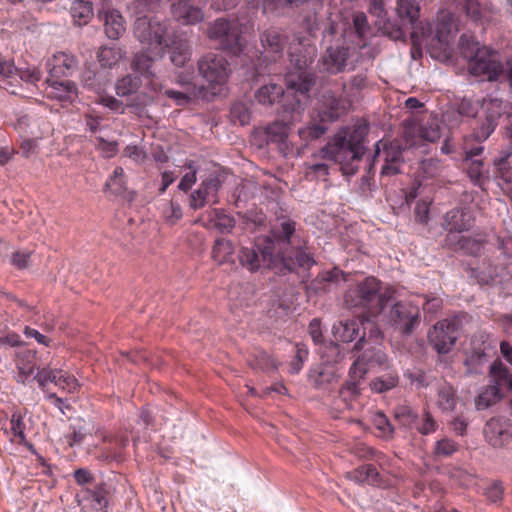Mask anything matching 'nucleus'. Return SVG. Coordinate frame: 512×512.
Segmentation results:
<instances>
[{
    "label": "nucleus",
    "instance_id": "49",
    "mask_svg": "<svg viewBox=\"0 0 512 512\" xmlns=\"http://www.w3.org/2000/svg\"><path fill=\"white\" fill-rule=\"evenodd\" d=\"M105 187L115 195H122L126 190L125 174L122 167H116L105 183Z\"/></svg>",
    "mask_w": 512,
    "mask_h": 512
},
{
    "label": "nucleus",
    "instance_id": "34",
    "mask_svg": "<svg viewBox=\"0 0 512 512\" xmlns=\"http://www.w3.org/2000/svg\"><path fill=\"white\" fill-rule=\"evenodd\" d=\"M490 386H497L498 391L512 390V375L501 362H494L490 367Z\"/></svg>",
    "mask_w": 512,
    "mask_h": 512
},
{
    "label": "nucleus",
    "instance_id": "16",
    "mask_svg": "<svg viewBox=\"0 0 512 512\" xmlns=\"http://www.w3.org/2000/svg\"><path fill=\"white\" fill-rule=\"evenodd\" d=\"M164 51L168 49L169 59L176 67H185L192 57V46L190 41L182 35L173 33L165 41Z\"/></svg>",
    "mask_w": 512,
    "mask_h": 512
},
{
    "label": "nucleus",
    "instance_id": "50",
    "mask_svg": "<svg viewBox=\"0 0 512 512\" xmlns=\"http://www.w3.org/2000/svg\"><path fill=\"white\" fill-rule=\"evenodd\" d=\"M398 382V375L396 373L390 372L374 379L370 383V387L377 393H383L396 387Z\"/></svg>",
    "mask_w": 512,
    "mask_h": 512
},
{
    "label": "nucleus",
    "instance_id": "53",
    "mask_svg": "<svg viewBox=\"0 0 512 512\" xmlns=\"http://www.w3.org/2000/svg\"><path fill=\"white\" fill-rule=\"evenodd\" d=\"M327 126L325 123L312 124L298 131L299 137L304 141H312L322 137L327 132Z\"/></svg>",
    "mask_w": 512,
    "mask_h": 512
},
{
    "label": "nucleus",
    "instance_id": "48",
    "mask_svg": "<svg viewBox=\"0 0 512 512\" xmlns=\"http://www.w3.org/2000/svg\"><path fill=\"white\" fill-rule=\"evenodd\" d=\"M234 253V247L230 240L218 239L216 240L213 249L212 257L219 264L226 263L230 260Z\"/></svg>",
    "mask_w": 512,
    "mask_h": 512
},
{
    "label": "nucleus",
    "instance_id": "57",
    "mask_svg": "<svg viewBox=\"0 0 512 512\" xmlns=\"http://www.w3.org/2000/svg\"><path fill=\"white\" fill-rule=\"evenodd\" d=\"M230 117L234 123L238 122L244 126L250 121V111L246 104L241 102L234 103L230 109Z\"/></svg>",
    "mask_w": 512,
    "mask_h": 512
},
{
    "label": "nucleus",
    "instance_id": "5",
    "mask_svg": "<svg viewBox=\"0 0 512 512\" xmlns=\"http://www.w3.org/2000/svg\"><path fill=\"white\" fill-rule=\"evenodd\" d=\"M312 62V56L292 54L291 64L295 71L286 75L287 90L294 91L296 98L304 102L309 98V92L315 84L313 75L307 71Z\"/></svg>",
    "mask_w": 512,
    "mask_h": 512
},
{
    "label": "nucleus",
    "instance_id": "51",
    "mask_svg": "<svg viewBox=\"0 0 512 512\" xmlns=\"http://www.w3.org/2000/svg\"><path fill=\"white\" fill-rule=\"evenodd\" d=\"M459 49L462 56L470 62V59H473L482 50V47L472 36L463 34L459 39Z\"/></svg>",
    "mask_w": 512,
    "mask_h": 512
},
{
    "label": "nucleus",
    "instance_id": "25",
    "mask_svg": "<svg viewBox=\"0 0 512 512\" xmlns=\"http://www.w3.org/2000/svg\"><path fill=\"white\" fill-rule=\"evenodd\" d=\"M264 61H276L282 55L284 42L281 34L274 28L265 30L260 36Z\"/></svg>",
    "mask_w": 512,
    "mask_h": 512
},
{
    "label": "nucleus",
    "instance_id": "9",
    "mask_svg": "<svg viewBox=\"0 0 512 512\" xmlns=\"http://www.w3.org/2000/svg\"><path fill=\"white\" fill-rule=\"evenodd\" d=\"M428 338L439 354H447L459 338L458 322L448 319L437 322L433 329L429 331Z\"/></svg>",
    "mask_w": 512,
    "mask_h": 512
},
{
    "label": "nucleus",
    "instance_id": "6",
    "mask_svg": "<svg viewBox=\"0 0 512 512\" xmlns=\"http://www.w3.org/2000/svg\"><path fill=\"white\" fill-rule=\"evenodd\" d=\"M420 321V309L410 301L396 302L387 313L388 324L403 336H410Z\"/></svg>",
    "mask_w": 512,
    "mask_h": 512
},
{
    "label": "nucleus",
    "instance_id": "59",
    "mask_svg": "<svg viewBox=\"0 0 512 512\" xmlns=\"http://www.w3.org/2000/svg\"><path fill=\"white\" fill-rule=\"evenodd\" d=\"M420 170L426 178H434L441 174L443 165L438 159L428 158L421 161Z\"/></svg>",
    "mask_w": 512,
    "mask_h": 512
},
{
    "label": "nucleus",
    "instance_id": "32",
    "mask_svg": "<svg viewBox=\"0 0 512 512\" xmlns=\"http://www.w3.org/2000/svg\"><path fill=\"white\" fill-rule=\"evenodd\" d=\"M16 75L18 80L16 84H18V91L22 93H26L28 95L27 98L32 97L37 90V83L41 80V73L33 68V69H18L16 71Z\"/></svg>",
    "mask_w": 512,
    "mask_h": 512
},
{
    "label": "nucleus",
    "instance_id": "58",
    "mask_svg": "<svg viewBox=\"0 0 512 512\" xmlns=\"http://www.w3.org/2000/svg\"><path fill=\"white\" fill-rule=\"evenodd\" d=\"M295 350V356L292 359L289 367V371L291 374H298L301 371L303 364L308 357V350L305 345L297 343L295 345Z\"/></svg>",
    "mask_w": 512,
    "mask_h": 512
},
{
    "label": "nucleus",
    "instance_id": "8",
    "mask_svg": "<svg viewBox=\"0 0 512 512\" xmlns=\"http://www.w3.org/2000/svg\"><path fill=\"white\" fill-rule=\"evenodd\" d=\"M468 71L474 76H483L488 81H497L504 68L497 52L482 47V50L468 62Z\"/></svg>",
    "mask_w": 512,
    "mask_h": 512
},
{
    "label": "nucleus",
    "instance_id": "7",
    "mask_svg": "<svg viewBox=\"0 0 512 512\" xmlns=\"http://www.w3.org/2000/svg\"><path fill=\"white\" fill-rule=\"evenodd\" d=\"M197 69L199 75L213 87L226 83L231 73L226 58L214 52L202 55L197 62Z\"/></svg>",
    "mask_w": 512,
    "mask_h": 512
},
{
    "label": "nucleus",
    "instance_id": "14",
    "mask_svg": "<svg viewBox=\"0 0 512 512\" xmlns=\"http://www.w3.org/2000/svg\"><path fill=\"white\" fill-rule=\"evenodd\" d=\"M170 12L175 21L183 26H192L203 22L204 11L190 0H171Z\"/></svg>",
    "mask_w": 512,
    "mask_h": 512
},
{
    "label": "nucleus",
    "instance_id": "43",
    "mask_svg": "<svg viewBox=\"0 0 512 512\" xmlns=\"http://www.w3.org/2000/svg\"><path fill=\"white\" fill-rule=\"evenodd\" d=\"M71 16L78 25L88 23L93 16L92 3L84 0H75L70 8Z\"/></svg>",
    "mask_w": 512,
    "mask_h": 512
},
{
    "label": "nucleus",
    "instance_id": "31",
    "mask_svg": "<svg viewBox=\"0 0 512 512\" xmlns=\"http://www.w3.org/2000/svg\"><path fill=\"white\" fill-rule=\"evenodd\" d=\"M160 58L155 57V49L148 48L147 50L136 53L131 62V68L140 73L146 78L154 76L153 65L155 61Z\"/></svg>",
    "mask_w": 512,
    "mask_h": 512
},
{
    "label": "nucleus",
    "instance_id": "42",
    "mask_svg": "<svg viewBox=\"0 0 512 512\" xmlns=\"http://www.w3.org/2000/svg\"><path fill=\"white\" fill-rule=\"evenodd\" d=\"M418 414L408 405H398L394 409V418L401 428L414 430Z\"/></svg>",
    "mask_w": 512,
    "mask_h": 512
},
{
    "label": "nucleus",
    "instance_id": "39",
    "mask_svg": "<svg viewBox=\"0 0 512 512\" xmlns=\"http://www.w3.org/2000/svg\"><path fill=\"white\" fill-rule=\"evenodd\" d=\"M164 95L172 99L176 105L182 106L191 103L204 94V87H190L189 90L166 89Z\"/></svg>",
    "mask_w": 512,
    "mask_h": 512
},
{
    "label": "nucleus",
    "instance_id": "13",
    "mask_svg": "<svg viewBox=\"0 0 512 512\" xmlns=\"http://www.w3.org/2000/svg\"><path fill=\"white\" fill-rule=\"evenodd\" d=\"M422 37L427 40L430 38L431 42L437 41L440 48L445 49L448 45L450 38L456 33V25L453 16L450 13L443 14L438 18L435 32L433 33L430 24L427 23L426 27H420Z\"/></svg>",
    "mask_w": 512,
    "mask_h": 512
},
{
    "label": "nucleus",
    "instance_id": "45",
    "mask_svg": "<svg viewBox=\"0 0 512 512\" xmlns=\"http://www.w3.org/2000/svg\"><path fill=\"white\" fill-rule=\"evenodd\" d=\"M350 478L356 482H367L371 485L380 483L379 473L374 465L367 464L359 467L350 474Z\"/></svg>",
    "mask_w": 512,
    "mask_h": 512
},
{
    "label": "nucleus",
    "instance_id": "52",
    "mask_svg": "<svg viewBox=\"0 0 512 512\" xmlns=\"http://www.w3.org/2000/svg\"><path fill=\"white\" fill-rule=\"evenodd\" d=\"M368 368L386 363L387 357L380 346L367 349L360 356Z\"/></svg>",
    "mask_w": 512,
    "mask_h": 512
},
{
    "label": "nucleus",
    "instance_id": "41",
    "mask_svg": "<svg viewBox=\"0 0 512 512\" xmlns=\"http://www.w3.org/2000/svg\"><path fill=\"white\" fill-rule=\"evenodd\" d=\"M437 395V405L443 412H451L455 409L458 397L455 389L450 384H440Z\"/></svg>",
    "mask_w": 512,
    "mask_h": 512
},
{
    "label": "nucleus",
    "instance_id": "26",
    "mask_svg": "<svg viewBox=\"0 0 512 512\" xmlns=\"http://www.w3.org/2000/svg\"><path fill=\"white\" fill-rule=\"evenodd\" d=\"M272 251L269 247L260 249L259 247H243L238 254L241 265L249 271H257L262 262L270 261Z\"/></svg>",
    "mask_w": 512,
    "mask_h": 512
},
{
    "label": "nucleus",
    "instance_id": "2",
    "mask_svg": "<svg viewBox=\"0 0 512 512\" xmlns=\"http://www.w3.org/2000/svg\"><path fill=\"white\" fill-rule=\"evenodd\" d=\"M393 295L392 288L382 291L381 281L370 276L349 288L345 293L344 301L349 308L366 311L369 315L376 316L383 311Z\"/></svg>",
    "mask_w": 512,
    "mask_h": 512
},
{
    "label": "nucleus",
    "instance_id": "33",
    "mask_svg": "<svg viewBox=\"0 0 512 512\" xmlns=\"http://www.w3.org/2000/svg\"><path fill=\"white\" fill-rule=\"evenodd\" d=\"M446 229L448 232L461 233L469 230L472 226V219L469 212L453 209L445 215Z\"/></svg>",
    "mask_w": 512,
    "mask_h": 512
},
{
    "label": "nucleus",
    "instance_id": "62",
    "mask_svg": "<svg viewBox=\"0 0 512 512\" xmlns=\"http://www.w3.org/2000/svg\"><path fill=\"white\" fill-rule=\"evenodd\" d=\"M509 157L499 156L495 158L494 164L497 167L500 177L508 183H512V161L508 162Z\"/></svg>",
    "mask_w": 512,
    "mask_h": 512
},
{
    "label": "nucleus",
    "instance_id": "46",
    "mask_svg": "<svg viewBox=\"0 0 512 512\" xmlns=\"http://www.w3.org/2000/svg\"><path fill=\"white\" fill-rule=\"evenodd\" d=\"M321 358L323 365H333L336 367L345 358V352L339 344L331 342L321 350Z\"/></svg>",
    "mask_w": 512,
    "mask_h": 512
},
{
    "label": "nucleus",
    "instance_id": "36",
    "mask_svg": "<svg viewBox=\"0 0 512 512\" xmlns=\"http://www.w3.org/2000/svg\"><path fill=\"white\" fill-rule=\"evenodd\" d=\"M332 333L337 340L352 342L359 334V323L356 320L338 321L333 325Z\"/></svg>",
    "mask_w": 512,
    "mask_h": 512
},
{
    "label": "nucleus",
    "instance_id": "29",
    "mask_svg": "<svg viewBox=\"0 0 512 512\" xmlns=\"http://www.w3.org/2000/svg\"><path fill=\"white\" fill-rule=\"evenodd\" d=\"M16 71L17 67L13 60L0 56V87L12 95L28 97L26 93H22L16 89V87H18V84H16L18 80Z\"/></svg>",
    "mask_w": 512,
    "mask_h": 512
},
{
    "label": "nucleus",
    "instance_id": "19",
    "mask_svg": "<svg viewBox=\"0 0 512 512\" xmlns=\"http://www.w3.org/2000/svg\"><path fill=\"white\" fill-rule=\"evenodd\" d=\"M396 13L402 24H408L413 28L411 37L416 42L418 37L417 29L422 26V22L418 23L420 16V5L417 0H397Z\"/></svg>",
    "mask_w": 512,
    "mask_h": 512
},
{
    "label": "nucleus",
    "instance_id": "20",
    "mask_svg": "<svg viewBox=\"0 0 512 512\" xmlns=\"http://www.w3.org/2000/svg\"><path fill=\"white\" fill-rule=\"evenodd\" d=\"M47 97L61 102L63 105L73 103L78 97L76 84L70 80L50 81L47 80Z\"/></svg>",
    "mask_w": 512,
    "mask_h": 512
},
{
    "label": "nucleus",
    "instance_id": "37",
    "mask_svg": "<svg viewBox=\"0 0 512 512\" xmlns=\"http://www.w3.org/2000/svg\"><path fill=\"white\" fill-rule=\"evenodd\" d=\"M284 95V89L281 85L270 83L261 86L255 92V99L261 105L271 106L278 102Z\"/></svg>",
    "mask_w": 512,
    "mask_h": 512
},
{
    "label": "nucleus",
    "instance_id": "38",
    "mask_svg": "<svg viewBox=\"0 0 512 512\" xmlns=\"http://www.w3.org/2000/svg\"><path fill=\"white\" fill-rule=\"evenodd\" d=\"M126 51L117 46H103L100 48L97 58L102 67L112 68L117 65L124 57Z\"/></svg>",
    "mask_w": 512,
    "mask_h": 512
},
{
    "label": "nucleus",
    "instance_id": "4",
    "mask_svg": "<svg viewBox=\"0 0 512 512\" xmlns=\"http://www.w3.org/2000/svg\"><path fill=\"white\" fill-rule=\"evenodd\" d=\"M133 33L140 43L155 49L156 58H163V45L170 36L169 22L147 16L138 17L134 23Z\"/></svg>",
    "mask_w": 512,
    "mask_h": 512
},
{
    "label": "nucleus",
    "instance_id": "23",
    "mask_svg": "<svg viewBox=\"0 0 512 512\" xmlns=\"http://www.w3.org/2000/svg\"><path fill=\"white\" fill-rule=\"evenodd\" d=\"M99 18L104 21V29L108 38L117 40L126 31V23L121 13L113 8H102Z\"/></svg>",
    "mask_w": 512,
    "mask_h": 512
},
{
    "label": "nucleus",
    "instance_id": "11",
    "mask_svg": "<svg viewBox=\"0 0 512 512\" xmlns=\"http://www.w3.org/2000/svg\"><path fill=\"white\" fill-rule=\"evenodd\" d=\"M483 434L493 447H503L512 438V423L504 417H493L486 422Z\"/></svg>",
    "mask_w": 512,
    "mask_h": 512
},
{
    "label": "nucleus",
    "instance_id": "60",
    "mask_svg": "<svg viewBox=\"0 0 512 512\" xmlns=\"http://www.w3.org/2000/svg\"><path fill=\"white\" fill-rule=\"evenodd\" d=\"M360 385L357 381L348 380L339 390L340 398L349 406L348 402L360 395Z\"/></svg>",
    "mask_w": 512,
    "mask_h": 512
},
{
    "label": "nucleus",
    "instance_id": "30",
    "mask_svg": "<svg viewBox=\"0 0 512 512\" xmlns=\"http://www.w3.org/2000/svg\"><path fill=\"white\" fill-rule=\"evenodd\" d=\"M296 222L283 218L280 222L272 228V237L274 243L281 251L287 250L288 246L293 244V239L296 238Z\"/></svg>",
    "mask_w": 512,
    "mask_h": 512
},
{
    "label": "nucleus",
    "instance_id": "10",
    "mask_svg": "<svg viewBox=\"0 0 512 512\" xmlns=\"http://www.w3.org/2000/svg\"><path fill=\"white\" fill-rule=\"evenodd\" d=\"M76 498L83 512H108V490L104 483L83 488Z\"/></svg>",
    "mask_w": 512,
    "mask_h": 512
},
{
    "label": "nucleus",
    "instance_id": "44",
    "mask_svg": "<svg viewBox=\"0 0 512 512\" xmlns=\"http://www.w3.org/2000/svg\"><path fill=\"white\" fill-rule=\"evenodd\" d=\"M503 393L498 391L497 386L488 385L475 398V406L477 410H485L497 403L503 397Z\"/></svg>",
    "mask_w": 512,
    "mask_h": 512
},
{
    "label": "nucleus",
    "instance_id": "24",
    "mask_svg": "<svg viewBox=\"0 0 512 512\" xmlns=\"http://www.w3.org/2000/svg\"><path fill=\"white\" fill-rule=\"evenodd\" d=\"M444 245L455 251H462L469 255H477L482 249V241L471 236H464L455 231L448 232Z\"/></svg>",
    "mask_w": 512,
    "mask_h": 512
},
{
    "label": "nucleus",
    "instance_id": "18",
    "mask_svg": "<svg viewBox=\"0 0 512 512\" xmlns=\"http://www.w3.org/2000/svg\"><path fill=\"white\" fill-rule=\"evenodd\" d=\"M343 112L344 105L342 103V100L339 97H337L332 91L327 90L321 94L317 107V116L319 122H335Z\"/></svg>",
    "mask_w": 512,
    "mask_h": 512
},
{
    "label": "nucleus",
    "instance_id": "22",
    "mask_svg": "<svg viewBox=\"0 0 512 512\" xmlns=\"http://www.w3.org/2000/svg\"><path fill=\"white\" fill-rule=\"evenodd\" d=\"M339 374L337 368L333 365L321 364L317 368L311 370L309 381L312 385L322 391H330L338 382Z\"/></svg>",
    "mask_w": 512,
    "mask_h": 512
},
{
    "label": "nucleus",
    "instance_id": "47",
    "mask_svg": "<svg viewBox=\"0 0 512 512\" xmlns=\"http://www.w3.org/2000/svg\"><path fill=\"white\" fill-rule=\"evenodd\" d=\"M220 187L221 181L217 177H210L203 181L196 191L201 193L206 203L211 201L212 204H217L219 202L217 193Z\"/></svg>",
    "mask_w": 512,
    "mask_h": 512
},
{
    "label": "nucleus",
    "instance_id": "64",
    "mask_svg": "<svg viewBox=\"0 0 512 512\" xmlns=\"http://www.w3.org/2000/svg\"><path fill=\"white\" fill-rule=\"evenodd\" d=\"M497 121L493 117L486 116L485 121L474 132V136L478 141H485L495 130Z\"/></svg>",
    "mask_w": 512,
    "mask_h": 512
},
{
    "label": "nucleus",
    "instance_id": "27",
    "mask_svg": "<svg viewBox=\"0 0 512 512\" xmlns=\"http://www.w3.org/2000/svg\"><path fill=\"white\" fill-rule=\"evenodd\" d=\"M281 260L289 272H294L298 268L308 270L315 264L313 257L300 246L290 251H282Z\"/></svg>",
    "mask_w": 512,
    "mask_h": 512
},
{
    "label": "nucleus",
    "instance_id": "12",
    "mask_svg": "<svg viewBox=\"0 0 512 512\" xmlns=\"http://www.w3.org/2000/svg\"><path fill=\"white\" fill-rule=\"evenodd\" d=\"M404 135L411 145H416L419 140L435 142L441 137L440 126L437 119L430 118L426 121L413 122L406 125Z\"/></svg>",
    "mask_w": 512,
    "mask_h": 512
},
{
    "label": "nucleus",
    "instance_id": "55",
    "mask_svg": "<svg viewBox=\"0 0 512 512\" xmlns=\"http://www.w3.org/2000/svg\"><path fill=\"white\" fill-rule=\"evenodd\" d=\"M458 450V444L449 439L442 438L435 443L434 455L438 458H445L453 455Z\"/></svg>",
    "mask_w": 512,
    "mask_h": 512
},
{
    "label": "nucleus",
    "instance_id": "28",
    "mask_svg": "<svg viewBox=\"0 0 512 512\" xmlns=\"http://www.w3.org/2000/svg\"><path fill=\"white\" fill-rule=\"evenodd\" d=\"M78 64V59L66 52L56 53L48 63L50 74L53 77L71 76L77 70Z\"/></svg>",
    "mask_w": 512,
    "mask_h": 512
},
{
    "label": "nucleus",
    "instance_id": "17",
    "mask_svg": "<svg viewBox=\"0 0 512 512\" xmlns=\"http://www.w3.org/2000/svg\"><path fill=\"white\" fill-rule=\"evenodd\" d=\"M142 85L141 77L138 75L128 74L116 83V94L120 97H128L135 95V99L128 105L135 108H142L147 103V95L145 93H138Z\"/></svg>",
    "mask_w": 512,
    "mask_h": 512
},
{
    "label": "nucleus",
    "instance_id": "1",
    "mask_svg": "<svg viewBox=\"0 0 512 512\" xmlns=\"http://www.w3.org/2000/svg\"><path fill=\"white\" fill-rule=\"evenodd\" d=\"M368 134L367 125H355L352 129L342 128L313 158H322L339 164H350L360 160L365 153L364 139Z\"/></svg>",
    "mask_w": 512,
    "mask_h": 512
},
{
    "label": "nucleus",
    "instance_id": "35",
    "mask_svg": "<svg viewBox=\"0 0 512 512\" xmlns=\"http://www.w3.org/2000/svg\"><path fill=\"white\" fill-rule=\"evenodd\" d=\"M478 114V104L468 99H463L459 104L456 111L447 112L445 120L451 123L452 126L458 125L463 117L473 118Z\"/></svg>",
    "mask_w": 512,
    "mask_h": 512
},
{
    "label": "nucleus",
    "instance_id": "61",
    "mask_svg": "<svg viewBox=\"0 0 512 512\" xmlns=\"http://www.w3.org/2000/svg\"><path fill=\"white\" fill-rule=\"evenodd\" d=\"M373 423L376 429L380 432V436L384 438H390L393 435L394 428L383 413L375 414Z\"/></svg>",
    "mask_w": 512,
    "mask_h": 512
},
{
    "label": "nucleus",
    "instance_id": "21",
    "mask_svg": "<svg viewBox=\"0 0 512 512\" xmlns=\"http://www.w3.org/2000/svg\"><path fill=\"white\" fill-rule=\"evenodd\" d=\"M305 102L302 101L300 98L295 99V104L291 107V121H294L297 117L300 116L301 111L303 110V104ZM289 122L290 120H287V122L283 121H275L267 126L266 128V135L268 138V141L274 142V143H282L284 142L288 135H289Z\"/></svg>",
    "mask_w": 512,
    "mask_h": 512
},
{
    "label": "nucleus",
    "instance_id": "63",
    "mask_svg": "<svg viewBox=\"0 0 512 512\" xmlns=\"http://www.w3.org/2000/svg\"><path fill=\"white\" fill-rule=\"evenodd\" d=\"M25 423L23 416L19 412H14L10 419V431L13 436L19 439V442L25 440Z\"/></svg>",
    "mask_w": 512,
    "mask_h": 512
},
{
    "label": "nucleus",
    "instance_id": "56",
    "mask_svg": "<svg viewBox=\"0 0 512 512\" xmlns=\"http://www.w3.org/2000/svg\"><path fill=\"white\" fill-rule=\"evenodd\" d=\"M437 429V423L428 411H424L423 415L417 418V424H415L414 430L418 431L422 435H428L435 432Z\"/></svg>",
    "mask_w": 512,
    "mask_h": 512
},
{
    "label": "nucleus",
    "instance_id": "15",
    "mask_svg": "<svg viewBox=\"0 0 512 512\" xmlns=\"http://www.w3.org/2000/svg\"><path fill=\"white\" fill-rule=\"evenodd\" d=\"M350 57V48L344 45L327 47L319 60L321 69L330 74H338L345 70Z\"/></svg>",
    "mask_w": 512,
    "mask_h": 512
},
{
    "label": "nucleus",
    "instance_id": "40",
    "mask_svg": "<svg viewBox=\"0 0 512 512\" xmlns=\"http://www.w3.org/2000/svg\"><path fill=\"white\" fill-rule=\"evenodd\" d=\"M381 154L383 156L384 162L401 163L403 161L402 148L397 142H377L375 145V155L373 157V161H375L376 157L380 156Z\"/></svg>",
    "mask_w": 512,
    "mask_h": 512
},
{
    "label": "nucleus",
    "instance_id": "3",
    "mask_svg": "<svg viewBox=\"0 0 512 512\" xmlns=\"http://www.w3.org/2000/svg\"><path fill=\"white\" fill-rule=\"evenodd\" d=\"M206 35L220 49L233 55H240L245 50L246 42L242 37L240 24L235 19H215L207 25Z\"/></svg>",
    "mask_w": 512,
    "mask_h": 512
},
{
    "label": "nucleus",
    "instance_id": "54",
    "mask_svg": "<svg viewBox=\"0 0 512 512\" xmlns=\"http://www.w3.org/2000/svg\"><path fill=\"white\" fill-rule=\"evenodd\" d=\"M468 162L469 165L467 167V174L469 178L475 185H483L485 179L487 178V172L483 168V162L481 160H472Z\"/></svg>",
    "mask_w": 512,
    "mask_h": 512
}]
</instances>
